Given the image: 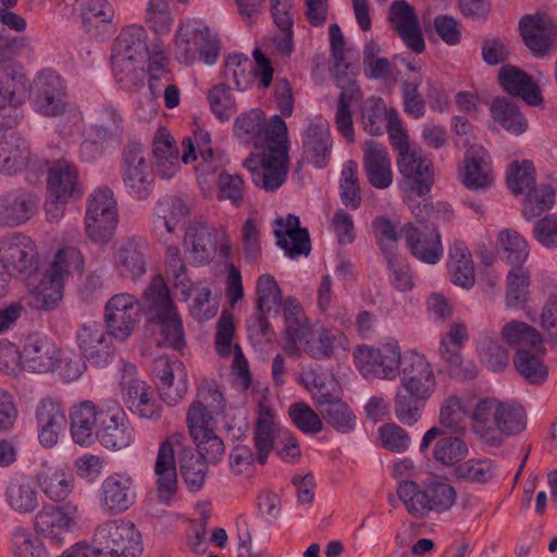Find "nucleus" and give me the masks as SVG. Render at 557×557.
Segmentation results:
<instances>
[{
  "label": "nucleus",
  "mask_w": 557,
  "mask_h": 557,
  "mask_svg": "<svg viewBox=\"0 0 557 557\" xmlns=\"http://www.w3.org/2000/svg\"><path fill=\"white\" fill-rule=\"evenodd\" d=\"M234 135L243 145L265 148L244 162L253 184L267 191L280 188L288 171L287 128L283 119L273 115L267 120L262 111L253 109L236 117Z\"/></svg>",
  "instance_id": "1"
},
{
  "label": "nucleus",
  "mask_w": 557,
  "mask_h": 557,
  "mask_svg": "<svg viewBox=\"0 0 557 557\" xmlns=\"http://www.w3.org/2000/svg\"><path fill=\"white\" fill-rule=\"evenodd\" d=\"M148 35L144 26L132 24L123 27L116 36L111 54L112 71L116 83L125 90H135L145 79L144 64L152 52L147 46Z\"/></svg>",
  "instance_id": "2"
},
{
  "label": "nucleus",
  "mask_w": 557,
  "mask_h": 557,
  "mask_svg": "<svg viewBox=\"0 0 557 557\" xmlns=\"http://www.w3.org/2000/svg\"><path fill=\"white\" fill-rule=\"evenodd\" d=\"M149 321L158 326L159 346L181 350L185 346L182 319L161 276H156L144 293Z\"/></svg>",
  "instance_id": "3"
},
{
  "label": "nucleus",
  "mask_w": 557,
  "mask_h": 557,
  "mask_svg": "<svg viewBox=\"0 0 557 557\" xmlns=\"http://www.w3.org/2000/svg\"><path fill=\"white\" fill-rule=\"evenodd\" d=\"M91 544L98 557H140L144 552L140 531L125 518L107 520L97 525Z\"/></svg>",
  "instance_id": "4"
},
{
  "label": "nucleus",
  "mask_w": 557,
  "mask_h": 557,
  "mask_svg": "<svg viewBox=\"0 0 557 557\" xmlns=\"http://www.w3.org/2000/svg\"><path fill=\"white\" fill-rule=\"evenodd\" d=\"M354 361L359 372L367 379L394 381L403 366L401 349L397 341L388 339L377 347L359 345L355 348Z\"/></svg>",
  "instance_id": "5"
},
{
  "label": "nucleus",
  "mask_w": 557,
  "mask_h": 557,
  "mask_svg": "<svg viewBox=\"0 0 557 557\" xmlns=\"http://www.w3.org/2000/svg\"><path fill=\"white\" fill-rule=\"evenodd\" d=\"M119 223L117 202L108 187L95 189L87 199L85 231L95 244L109 243Z\"/></svg>",
  "instance_id": "6"
},
{
  "label": "nucleus",
  "mask_w": 557,
  "mask_h": 557,
  "mask_svg": "<svg viewBox=\"0 0 557 557\" xmlns=\"http://www.w3.org/2000/svg\"><path fill=\"white\" fill-rule=\"evenodd\" d=\"M29 94V81L14 63H0V128H12L23 119L21 107Z\"/></svg>",
  "instance_id": "7"
},
{
  "label": "nucleus",
  "mask_w": 557,
  "mask_h": 557,
  "mask_svg": "<svg viewBox=\"0 0 557 557\" xmlns=\"http://www.w3.org/2000/svg\"><path fill=\"white\" fill-rule=\"evenodd\" d=\"M175 53L182 63L191 64L199 54L206 64L211 65L218 60L219 44L202 21H186L176 32Z\"/></svg>",
  "instance_id": "8"
},
{
  "label": "nucleus",
  "mask_w": 557,
  "mask_h": 557,
  "mask_svg": "<svg viewBox=\"0 0 557 557\" xmlns=\"http://www.w3.org/2000/svg\"><path fill=\"white\" fill-rule=\"evenodd\" d=\"M224 409V397L216 383L203 381L186 412V423L191 438H201L203 434L215 431L216 422L213 414L222 413Z\"/></svg>",
  "instance_id": "9"
},
{
  "label": "nucleus",
  "mask_w": 557,
  "mask_h": 557,
  "mask_svg": "<svg viewBox=\"0 0 557 557\" xmlns=\"http://www.w3.org/2000/svg\"><path fill=\"white\" fill-rule=\"evenodd\" d=\"M81 520L78 506L73 503L45 505L36 513L34 528L49 545L60 548L65 544V535L77 527Z\"/></svg>",
  "instance_id": "10"
},
{
  "label": "nucleus",
  "mask_w": 557,
  "mask_h": 557,
  "mask_svg": "<svg viewBox=\"0 0 557 557\" xmlns=\"http://www.w3.org/2000/svg\"><path fill=\"white\" fill-rule=\"evenodd\" d=\"M121 371V396L126 407L141 419H160L162 406L153 397L151 387L138 376L135 366L124 362Z\"/></svg>",
  "instance_id": "11"
},
{
  "label": "nucleus",
  "mask_w": 557,
  "mask_h": 557,
  "mask_svg": "<svg viewBox=\"0 0 557 557\" xmlns=\"http://www.w3.org/2000/svg\"><path fill=\"white\" fill-rule=\"evenodd\" d=\"M139 317V301L129 293L115 294L104 305V326L108 334L120 342L133 335Z\"/></svg>",
  "instance_id": "12"
},
{
  "label": "nucleus",
  "mask_w": 557,
  "mask_h": 557,
  "mask_svg": "<svg viewBox=\"0 0 557 557\" xmlns=\"http://www.w3.org/2000/svg\"><path fill=\"white\" fill-rule=\"evenodd\" d=\"M122 173L125 188L132 197L141 200L151 194L153 174L143 145L131 143L124 147Z\"/></svg>",
  "instance_id": "13"
},
{
  "label": "nucleus",
  "mask_w": 557,
  "mask_h": 557,
  "mask_svg": "<svg viewBox=\"0 0 557 557\" xmlns=\"http://www.w3.org/2000/svg\"><path fill=\"white\" fill-rule=\"evenodd\" d=\"M185 246L200 261L210 260L216 252L225 259L232 253L230 235L223 225L210 227L202 222L191 223L185 235Z\"/></svg>",
  "instance_id": "14"
},
{
  "label": "nucleus",
  "mask_w": 557,
  "mask_h": 557,
  "mask_svg": "<svg viewBox=\"0 0 557 557\" xmlns=\"http://www.w3.org/2000/svg\"><path fill=\"white\" fill-rule=\"evenodd\" d=\"M396 164L401 175L400 189L419 197L429 194L434 183L433 163L418 147L397 157Z\"/></svg>",
  "instance_id": "15"
},
{
  "label": "nucleus",
  "mask_w": 557,
  "mask_h": 557,
  "mask_svg": "<svg viewBox=\"0 0 557 557\" xmlns=\"http://www.w3.org/2000/svg\"><path fill=\"white\" fill-rule=\"evenodd\" d=\"M451 435L442 426H432L422 436L419 450L442 466L451 467L465 459L469 453L468 444L460 436Z\"/></svg>",
  "instance_id": "16"
},
{
  "label": "nucleus",
  "mask_w": 557,
  "mask_h": 557,
  "mask_svg": "<svg viewBox=\"0 0 557 557\" xmlns=\"http://www.w3.org/2000/svg\"><path fill=\"white\" fill-rule=\"evenodd\" d=\"M0 260L10 274L30 276L38 268L36 245L24 234H8L0 242Z\"/></svg>",
  "instance_id": "17"
},
{
  "label": "nucleus",
  "mask_w": 557,
  "mask_h": 557,
  "mask_svg": "<svg viewBox=\"0 0 557 557\" xmlns=\"http://www.w3.org/2000/svg\"><path fill=\"white\" fill-rule=\"evenodd\" d=\"M137 491L133 475L114 472L106 476L98 490L99 507L107 515H122L134 506Z\"/></svg>",
  "instance_id": "18"
},
{
  "label": "nucleus",
  "mask_w": 557,
  "mask_h": 557,
  "mask_svg": "<svg viewBox=\"0 0 557 557\" xmlns=\"http://www.w3.org/2000/svg\"><path fill=\"white\" fill-rule=\"evenodd\" d=\"M184 442L183 433H174L160 444L154 463V475L157 494L162 502L168 503L177 491L175 453L184 446Z\"/></svg>",
  "instance_id": "19"
},
{
  "label": "nucleus",
  "mask_w": 557,
  "mask_h": 557,
  "mask_svg": "<svg viewBox=\"0 0 557 557\" xmlns=\"http://www.w3.org/2000/svg\"><path fill=\"white\" fill-rule=\"evenodd\" d=\"M153 379L164 403L178 404L188 391L187 370L178 359L162 356L153 361Z\"/></svg>",
  "instance_id": "20"
},
{
  "label": "nucleus",
  "mask_w": 557,
  "mask_h": 557,
  "mask_svg": "<svg viewBox=\"0 0 557 557\" xmlns=\"http://www.w3.org/2000/svg\"><path fill=\"white\" fill-rule=\"evenodd\" d=\"M32 103L38 113L58 116L65 111V86L53 71L44 70L34 79Z\"/></svg>",
  "instance_id": "21"
},
{
  "label": "nucleus",
  "mask_w": 557,
  "mask_h": 557,
  "mask_svg": "<svg viewBox=\"0 0 557 557\" xmlns=\"http://www.w3.org/2000/svg\"><path fill=\"white\" fill-rule=\"evenodd\" d=\"M39 197L23 188L0 194V227L14 228L29 222L37 213Z\"/></svg>",
  "instance_id": "22"
},
{
  "label": "nucleus",
  "mask_w": 557,
  "mask_h": 557,
  "mask_svg": "<svg viewBox=\"0 0 557 557\" xmlns=\"http://www.w3.org/2000/svg\"><path fill=\"white\" fill-rule=\"evenodd\" d=\"M112 336L97 321L82 323L76 330V345L91 364L103 367L114 354Z\"/></svg>",
  "instance_id": "23"
},
{
  "label": "nucleus",
  "mask_w": 557,
  "mask_h": 557,
  "mask_svg": "<svg viewBox=\"0 0 557 557\" xmlns=\"http://www.w3.org/2000/svg\"><path fill=\"white\" fill-rule=\"evenodd\" d=\"M104 417L97 432L100 443L111 450L129 447L135 440L134 429L125 411L115 403L106 404Z\"/></svg>",
  "instance_id": "24"
},
{
  "label": "nucleus",
  "mask_w": 557,
  "mask_h": 557,
  "mask_svg": "<svg viewBox=\"0 0 557 557\" xmlns=\"http://www.w3.org/2000/svg\"><path fill=\"white\" fill-rule=\"evenodd\" d=\"M61 355L52 338L32 334L23 345V370L38 374L53 372L61 362Z\"/></svg>",
  "instance_id": "25"
},
{
  "label": "nucleus",
  "mask_w": 557,
  "mask_h": 557,
  "mask_svg": "<svg viewBox=\"0 0 557 557\" xmlns=\"http://www.w3.org/2000/svg\"><path fill=\"white\" fill-rule=\"evenodd\" d=\"M388 21L392 29L409 50L418 54L424 51L425 41L420 21L409 3L404 0L393 2L388 11Z\"/></svg>",
  "instance_id": "26"
},
{
  "label": "nucleus",
  "mask_w": 557,
  "mask_h": 557,
  "mask_svg": "<svg viewBox=\"0 0 557 557\" xmlns=\"http://www.w3.org/2000/svg\"><path fill=\"white\" fill-rule=\"evenodd\" d=\"M523 42L537 57L546 55L557 42V28L545 14L524 15L519 23Z\"/></svg>",
  "instance_id": "27"
},
{
  "label": "nucleus",
  "mask_w": 557,
  "mask_h": 557,
  "mask_svg": "<svg viewBox=\"0 0 557 557\" xmlns=\"http://www.w3.org/2000/svg\"><path fill=\"white\" fill-rule=\"evenodd\" d=\"M400 232L411 255L418 260L428 264H436L442 259L443 246L436 227L424 224L416 226L408 223Z\"/></svg>",
  "instance_id": "28"
},
{
  "label": "nucleus",
  "mask_w": 557,
  "mask_h": 557,
  "mask_svg": "<svg viewBox=\"0 0 557 557\" xmlns=\"http://www.w3.org/2000/svg\"><path fill=\"white\" fill-rule=\"evenodd\" d=\"M104 409L106 405L97 406L91 400H82L71 407V435L76 444L87 447L95 443Z\"/></svg>",
  "instance_id": "29"
},
{
  "label": "nucleus",
  "mask_w": 557,
  "mask_h": 557,
  "mask_svg": "<svg viewBox=\"0 0 557 557\" xmlns=\"http://www.w3.org/2000/svg\"><path fill=\"white\" fill-rule=\"evenodd\" d=\"M459 176L462 184L470 190H484L493 185L495 175L492 159L484 147L468 148Z\"/></svg>",
  "instance_id": "30"
},
{
  "label": "nucleus",
  "mask_w": 557,
  "mask_h": 557,
  "mask_svg": "<svg viewBox=\"0 0 557 557\" xmlns=\"http://www.w3.org/2000/svg\"><path fill=\"white\" fill-rule=\"evenodd\" d=\"M400 386L431 397L436 386V379L431 363L416 351L408 352L400 370Z\"/></svg>",
  "instance_id": "31"
},
{
  "label": "nucleus",
  "mask_w": 557,
  "mask_h": 557,
  "mask_svg": "<svg viewBox=\"0 0 557 557\" xmlns=\"http://www.w3.org/2000/svg\"><path fill=\"white\" fill-rule=\"evenodd\" d=\"M183 146V154H182V161L184 163H189L191 161H195L197 159L196 157V150L199 151L203 164L201 168H198V183L201 186L205 195L207 197L210 196L211 188L210 186L206 187L207 185V178L205 176L206 172H213L218 164L221 163V157L218 153H214V151L211 148V135L201 128H197L194 132V137H187L184 138L182 141Z\"/></svg>",
  "instance_id": "32"
},
{
  "label": "nucleus",
  "mask_w": 557,
  "mask_h": 557,
  "mask_svg": "<svg viewBox=\"0 0 557 557\" xmlns=\"http://www.w3.org/2000/svg\"><path fill=\"white\" fill-rule=\"evenodd\" d=\"M36 423L39 443L46 448L55 446L66 424L61 401L51 397L40 399L36 408Z\"/></svg>",
  "instance_id": "33"
},
{
  "label": "nucleus",
  "mask_w": 557,
  "mask_h": 557,
  "mask_svg": "<svg viewBox=\"0 0 557 557\" xmlns=\"http://www.w3.org/2000/svg\"><path fill=\"white\" fill-rule=\"evenodd\" d=\"M33 153L28 141L18 133H0V173L15 175L28 169Z\"/></svg>",
  "instance_id": "34"
},
{
  "label": "nucleus",
  "mask_w": 557,
  "mask_h": 557,
  "mask_svg": "<svg viewBox=\"0 0 557 557\" xmlns=\"http://www.w3.org/2000/svg\"><path fill=\"white\" fill-rule=\"evenodd\" d=\"M36 480L44 495L55 503L65 500L75 486L74 475L63 465H42Z\"/></svg>",
  "instance_id": "35"
},
{
  "label": "nucleus",
  "mask_w": 557,
  "mask_h": 557,
  "mask_svg": "<svg viewBox=\"0 0 557 557\" xmlns=\"http://www.w3.org/2000/svg\"><path fill=\"white\" fill-rule=\"evenodd\" d=\"M332 137L326 121L311 122L302 135L305 159L317 168H324L332 152Z\"/></svg>",
  "instance_id": "36"
},
{
  "label": "nucleus",
  "mask_w": 557,
  "mask_h": 557,
  "mask_svg": "<svg viewBox=\"0 0 557 557\" xmlns=\"http://www.w3.org/2000/svg\"><path fill=\"white\" fill-rule=\"evenodd\" d=\"M499 409L500 400L485 398L476 403L471 414L473 432L490 445L500 444Z\"/></svg>",
  "instance_id": "37"
},
{
  "label": "nucleus",
  "mask_w": 557,
  "mask_h": 557,
  "mask_svg": "<svg viewBox=\"0 0 557 557\" xmlns=\"http://www.w3.org/2000/svg\"><path fill=\"white\" fill-rule=\"evenodd\" d=\"M123 122L117 108L101 104L90 114L86 134L101 141L119 143L123 133Z\"/></svg>",
  "instance_id": "38"
},
{
  "label": "nucleus",
  "mask_w": 557,
  "mask_h": 557,
  "mask_svg": "<svg viewBox=\"0 0 557 557\" xmlns=\"http://www.w3.org/2000/svg\"><path fill=\"white\" fill-rule=\"evenodd\" d=\"M274 235L276 244L290 258L300 255H308L310 251V239L306 228L300 227L299 219L296 215H288L285 220L275 221Z\"/></svg>",
  "instance_id": "39"
},
{
  "label": "nucleus",
  "mask_w": 557,
  "mask_h": 557,
  "mask_svg": "<svg viewBox=\"0 0 557 557\" xmlns=\"http://www.w3.org/2000/svg\"><path fill=\"white\" fill-rule=\"evenodd\" d=\"M152 153L157 175L164 180L176 175L183 161L175 140L166 128L161 127L154 134Z\"/></svg>",
  "instance_id": "40"
},
{
  "label": "nucleus",
  "mask_w": 557,
  "mask_h": 557,
  "mask_svg": "<svg viewBox=\"0 0 557 557\" xmlns=\"http://www.w3.org/2000/svg\"><path fill=\"white\" fill-rule=\"evenodd\" d=\"M447 273L450 282L463 289L475 283V265L469 247L459 239L448 248Z\"/></svg>",
  "instance_id": "41"
},
{
  "label": "nucleus",
  "mask_w": 557,
  "mask_h": 557,
  "mask_svg": "<svg viewBox=\"0 0 557 557\" xmlns=\"http://www.w3.org/2000/svg\"><path fill=\"white\" fill-rule=\"evenodd\" d=\"M498 79L507 94L521 98L529 106H539L543 102L539 86L520 69L504 65L499 70Z\"/></svg>",
  "instance_id": "42"
},
{
  "label": "nucleus",
  "mask_w": 557,
  "mask_h": 557,
  "mask_svg": "<svg viewBox=\"0 0 557 557\" xmlns=\"http://www.w3.org/2000/svg\"><path fill=\"white\" fill-rule=\"evenodd\" d=\"M363 153V166L369 183L377 189L389 187L393 182V171L385 147L374 141H368L364 145Z\"/></svg>",
  "instance_id": "43"
},
{
  "label": "nucleus",
  "mask_w": 557,
  "mask_h": 557,
  "mask_svg": "<svg viewBox=\"0 0 557 557\" xmlns=\"http://www.w3.org/2000/svg\"><path fill=\"white\" fill-rule=\"evenodd\" d=\"M47 183L50 195L57 199L70 200L83 194L76 166L63 160L50 166Z\"/></svg>",
  "instance_id": "44"
},
{
  "label": "nucleus",
  "mask_w": 557,
  "mask_h": 557,
  "mask_svg": "<svg viewBox=\"0 0 557 557\" xmlns=\"http://www.w3.org/2000/svg\"><path fill=\"white\" fill-rule=\"evenodd\" d=\"M546 349L543 345L532 349H520L513 356V367L521 377L533 385H543L548 379V367L544 362Z\"/></svg>",
  "instance_id": "45"
},
{
  "label": "nucleus",
  "mask_w": 557,
  "mask_h": 557,
  "mask_svg": "<svg viewBox=\"0 0 557 557\" xmlns=\"http://www.w3.org/2000/svg\"><path fill=\"white\" fill-rule=\"evenodd\" d=\"M283 315L285 320V343L283 350L293 357H300V348L297 346V337L309 327L308 319L299 304L293 297L283 301Z\"/></svg>",
  "instance_id": "46"
},
{
  "label": "nucleus",
  "mask_w": 557,
  "mask_h": 557,
  "mask_svg": "<svg viewBox=\"0 0 557 557\" xmlns=\"http://www.w3.org/2000/svg\"><path fill=\"white\" fill-rule=\"evenodd\" d=\"M84 269L85 259L81 250L75 247H64L54 253L45 273L48 277L65 284L69 278L82 275Z\"/></svg>",
  "instance_id": "47"
},
{
  "label": "nucleus",
  "mask_w": 557,
  "mask_h": 557,
  "mask_svg": "<svg viewBox=\"0 0 557 557\" xmlns=\"http://www.w3.org/2000/svg\"><path fill=\"white\" fill-rule=\"evenodd\" d=\"M4 499L15 512L26 515L38 507V494L32 481L24 476L11 478L5 486Z\"/></svg>",
  "instance_id": "48"
},
{
  "label": "nucleus",
  "mask_w": 557,
  "mask_h": 557,
  "mask_svg": "<svg viewBox=\"0 0 557 557\" xmlns=\"http://www.w3.org/2000/svg\"><path fill=\"white\" fill-rule=\"evenodd\" d=\"M475 350L480 361L493 372H502L509 364V351L500 339L487 331L475 339Z\"/></svg>",
  "instance_id": "49"
},
{
  "label": "nucleus",
  "mask_w": 557,
  "mask_h": 557,
  "mask_svg": "<svg viewBox=\"0 0 557 557\" xmlns=\"http://www.w3.org/2000/svg\"><path fill=\"white\" fill-rule=\"evenodd\" d=\"M531 299V271L529 268L512 267L506 276L505 302L508 308L523 309Z\"/></svg>",
  "instance_id": "50"
},
{
  "label": "nucleus",
  "mask_w": 557,
  "mask_h": 557,
  "mask_svg": "<svg viewBox=\"0 0 557 557\" xmlns=\"http://www.w3.org/2000/svg\"><path fill=\"white\" fill-rule=\"evenodd\" d=\"M469 339L468 325L461 320L454 321L447 332L441 337L440 354L454 370L463 366L461 350Z\"/></svg>",
  "instance_id": "51"
},
{
  "label": "nucleus",
  "mask_w": 557,
  "mask_h": 557,
  "mask_svg": "<svg viewBox=\"0 0 557 557\" xmlns=\"http://www.w3.org/2000/svg\"><path fill=\"white\" fill-rule=\"evenodd\" d=\"M502 339L516 349H532L543 345L541 333L524 321L510 320L500 329Z\"/></svg>",
  "instance_id": "52"
},
{
  "label": "nucleus",
  "mask_w": 557,
  "mask_h": 557,
  "mask_svg": "<svg viewBox=\"0 0 557 557\" xmlns=\"http://www.w3.org/2000/svg\"><path fill=\"white\" fill-rule=\"evenodd\" d=\"M300 381L317 401L319 410L341 398V387L332 374L309 371L301 375Z\"/></svg>",
  "instance_id": "53"
},
{
  "label": "nucleus",
  "mask_w": 557,
  "mask_h": 557,
  "mask_svg": "<svg viewBox=\"0 0 557 557\" xmlns=\"http://www.w3.org/2000/svg\"><path fill=\"white\" fill-rule=\"evenodd\" d=\"M115 263L125 276L138 277L146 272V259L143 246L135 239L122 240L115 252Z\"/></svg>",
  "instance_id": "54"
},
{
  "label": "nucleus",
  "mask_w": 557,
  "mask_h": 557,
  "mask_svg": "<svg viewBox=\"0 0 557 557\" xmlns=\"http://www.w3.org/2000/svg\"><path fill=\"white\" fill-rule=\"evenodd\" d=\"M277 426L272 410L261 405L255 425V444L258 450L257 460L263 465L273 448Z\"/></svg>",
  "instance_id": "55"
},
{
  "label": "nucleus",
  "mask_w": 557,
  "mask_h": 557,
  "mask_svg": "<svg viewBox=\"0 0 557 557\" xmlns=\"http://www.w3.org/2000/svg\"><path fill=\"white\" fill-rule=\"evenodd\" d=\"M397 495L409 515L416 518L429 516L428 482L420 485L412 480H403L398 484Z\"/></svg>",
  "instance_id": "56"
},
{
  "label": "nucleus",
  "mask_w": 557,
  "mask_h": 557,
  "mask_svg": "<svg viewBox=\"0 0 557 557\" xmlns=\"http://www.w3.org/2000/svg\"><path fill=\"white\" fill-rule=\"evenodd\" d=\"M297 346L300 348V354L304 351L314 360L329 359L334 351V336L324 329L308 327L297 337Z\"/></svg>",
  "instance_id": "57"
},
{
  "label": "nucleus",
  "mask_w": 557,
  "mask_h": 557,
  "mask_svg": "<svg viewBox=\"0 0 557 557\" xmlns=\"http://www.w3.org/2000/svg\"><path fill=\"white\" fill-rule=\"evenodd\" d=\"M429 398V396L399 386L395 395L394 404L396 418L403 424H416L420 420L422 410Z\"/></svg>",
  "instance_id": "58"
},
{
  "label": "nucleus",
  "mask_w": 557,
  "mask_h": 557,
  "mask_svg": "<svg viewBox=\"0 0 557 557\" xmlns=\"http://www.w3.org/2000/svg\"><path fill=\"white\" fill-rule=\"evenodd\" d=\"M490 112L495 122L513 135H521L528 128L524 115L513 102L506 98L495 99L491 104Z\"/></svg>",
  "instance_id": "59"
},
{
  "label": "nucleus",
  "mask_w": 557,
  "mask_h": 557,
  "mask_svg": "<svg viewBox=\"0 0 557 557\" xmlns=\"http://www.w3.org/2000/svg\"><path fill=\"white\" fill-rule=\"evenodd\" d=\"M187 205L180 198H171L160 201L158 205V214L153 221L154 231L172 234L176 231L180 223L188 215Z\"/></svg>",
  "instance_id": "60"
},
{
  "label": "nucleus",
  "mask_w": 557,
  "mask_h": 557,
  "mask_svg": "<svg viewBox=\"0 0 557 557\" xmlns=\"http://www.w3.org/2000/svg\"><path fill=\"white\" fill-rule=\"evenodd\" d=\"M360 98V89L356 83H349L348 86L342 90L336 112H335V125L338 132L347 141L352 143L355 140V131L352 124V116L350 106L354 101Z\"/></svg>",
  "instance_id": "61"
},
{
  "label": "nucleus",
  "mask_w": 557,
  "mask_h": 557,
  "mask_svg": "<svg viewBox=\"0 0 557 557\" xmlns=\"http://www.w3.org/2000/svg\"><path fill=\"white\" fill-rule=\"evenodd\" d=\"M189 292L190 296H183L185 300H191L189 305L190 315L199 322L212 319L218 312L219 304L212 298L210 287L201 282H191Z\"/></svg>",
  "instance_id": "62"
},
{
  "label": "nucleus",
  "mask_w": 557,
  "mask_h": 557,
  "mask_svg": "<svg viewBox=\"0 0 557 557\" xmlns=\"http://www.w3.org/2000/svg\"><path fill=\"white\" fill-rule=\"evenodd\" d=\"M113 16L114 10L106 0H84L82 3V24L91 35H97L102 26L111 23Z\"/></svg>",
  "instance_id": "63"
},
{
  "label": "nucleus",
  "mask_w": 557,
  "mask_h": 557,
  "mask_svg": "<svg viewBox=\"0 0 557 557\" xmlns=\"http://www.w3.org/2000/svg\"><path fill=\"white\" fill-rule=\"evenodd\" d=\"M224 77L232 82L237 90L245 91L253 84V64L247 55L231 53L224 63Z\"/></svg>",
  "instance_id": "64"
}]
</instances>
